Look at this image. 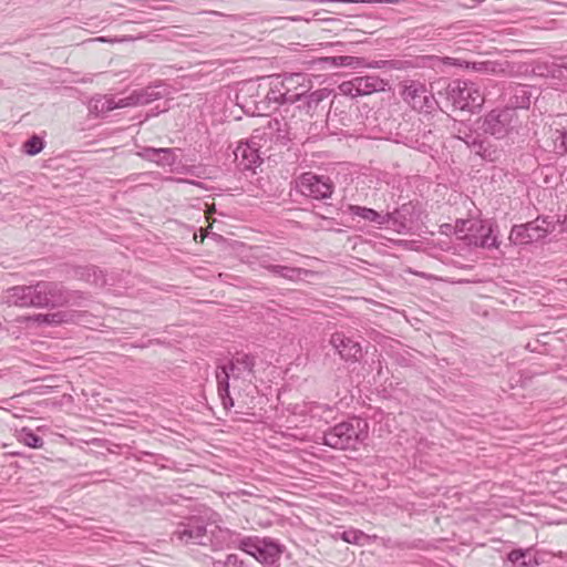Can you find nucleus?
<instances>
[{
    "label": "nucleus",
    "instance_id": "1",
    "mask_svg": "<svg viewBox=\"0 0 567 567\" xmlns=\"http://www.w3.org/2000/svg\"><path fill=\"white\" fill-rule=\"evenodd\" d=\"M255 367L256 357L245 352H237L227 363L217 365V390L225 409L234 406V400L229 391L230 379L234 382L248 381L250 383L255 378Z\"/></svg>",
    "mask_w": 567,
    "mask_h": 567
},
{
    "label": "nucleus",
    "instance_id": "2",
    "mask_svg": "<svg viewBox=\"0 0 567 567\" xmlns=\"http://www.w3.org/2000/svg\"><path fill=\"white\" fill-rule=\"evenodd\" d=\"M368 436V423L361 419L343 421L323 433L324 445L336 450H357Z\"/></svg>",
    "mask_w": 567,
    "mask_h": 567
},
{
    "label": "nucleus",
    "instance_id": "3",
    "mask_svg": "<svg viewBox=\"0 0 567 567\" xmlns=\"http://www.w3.org/2000/svg\"><path fill=\"white\" fill-rule=\"evenodd\" d=\"M444 99V106L453 111L474 112L484 103L480 87L472 81L454 80L439 93Z\"/></svg>",
    "mask_w": 567,
    "mask_h": 567
},
{
    "label": "nucleus",
    "instance_id": "4",
    "mask_svg": "<svg viewBox=\"0 0 567 567\" xmlns=\"http://www.w3.org/2000/svg\"><path fill=\"white\" fill-rule=\"evenodd\" d=\"M480 128L484 134L496 140H504L517 135L522 127L518 113L513 107H495L482 118Z\"/></svg>",
    "mask_w": 567,
    "mask_h": 567
},
{
    "label": "nucleus",
    "instance_id": "5",
    "mask_svg": "<svg viewBox=\"0 0 567 567\" xmlns=\"http://www.w3.org/2000/svg\"><path fill=\"white\" fill-rule=\"evenodd\" d=\"M237 547L259 563L274 566L281 557L284 546L271 538L246 536L238 539Z\"/></svg>",
    "mask_w": 567,
    "mask_h": 567
},
{
    "label": "nucleus",
    "instance_id": "6",
    "mask_svg": "<svg viewBox=\"0 0 567 567\" xmlns=\"http://www.w3.org/2000/svg\"><path fill=\"white\" fill-rule=\"evenodd\" d=\"M556 220L548 216H538L532 221L520 225H514L509 234V240L514 245H528L547 237L550 233L556 230Z\"/></svg>",
    "mask_w": 567,
    "mask_h": 567
},
{
    "label": "nucleus",
    "instance_id": "7",
    "mask_svg": "<svg viewBox=\"0 0 567 567\" xmlns=\"http://www.w3.org/2000/svg\"><path fill=\"white\" fill-rule=\"evenodd\" d=\"M296 190L311 199L323 200L332 196L334 184L329 176L306 172L296 179Z\"/></svg>",
    "mask_w": 567,
    "mask_h": 567
},
{
    "label": "nucleus",
    "instance_id": "8",
    "mask_svg": "<svg viewBox=\"0 0 567 567\" xmlns=\"http://www.w3.org/2000/svg\"><path fill=\"white\" fill-rule=\"evenodd\" d=\"M37 308H56L71 301V292L56 281H39L34 285Z\"/></svg>",
    "mask_w": 567,
    "mask_h": 567
},
{
    "label": "nucleus",
    "instance_id": "9",
    "mask_svg": "<svg viewBox=\"0 0 567 567\" xmlns=\"http://www.w3.org/2000/svg\"><path fill=\"white\" fill-rule=\"evenodd\" d=\"M388 81L378 75L355 76L342 82L338 89L342 95L358 97L385 91Z\"/></svg>",
    "mask_w": 567,
    "mask_h": 567
},
{
    "label": "nucleus",
    "instance_id": "10",
    "mask_svg": "<svg viewBox=\"0 0 567 567\" xmlns=\"http://www.w3.org/2000/svg\"><path fill=\"white\" fill-rule=\"evenodd\" d=\"M207 540L206 525L198 518L179 523L172 534V542L179 545H206Z\"/></svg>",
    "mask_w": 567,
    "mask_h": 567
},
{
    "label": "nucleus",
    "instance_id": "11",
    "mask_svg": "<svg viewBox=\"0 0 567 567\" xmlns=\"http://www.w3.org/2000/svg\"><path fill=\"white\" fill-rule=\"evenodd\" d=\"M402 97L413 110L423 113H431L439 104L423 84L414 81L404 86Z\"/></svg>",
    "mask_w": 567,
    "mask_h": 567
},
{
    "label": "nucleus",
    "instance_id": "12",
    "mask_svg": "<svg viewBox=\"0 0 567 567\" xmlns=\"http://www.w3.org/2000/svg\"><path fill=\"white\" fill-rule=\"evenodd\" d=\"M167 94L166 85L162 81H156L145 87L134 90L130 95L123 97L122 105L126 107L146 105Z\"/></svg>",
    "mask_w": 567,
    "mask_h": 567
},
{
    "label": "nucleus",
    "instance_id": "13",
    "mask_svg": "<svg viewBox=\"0 0 567 567\" xmlns=\"http://www.w3.org/2000/svg\"><path fill=\"white\" fill-rule=\"evenodd\" d=\"M470 223V234L464 237L468 245L488 249L498 247L499 244L497 237L493 235L494 230L492 224L483 221Z\"/></svg>",
    "mask_w": 567,
    "mask_h": 567
},
{
    "label": "nucleus",
    "instance_id": "14",
    "mask_svg": "<svg viewBox=\"0 0 567 567\" xmlns=\"http://www.w3.org/2000/svg\"><path fill=\"white\" fill-rule=\"evenodd\" d=\"M280 78L289 104L297 103L300 96L308 93L311 87V81L306 73H286Z\"/></svg>",
    "mask_w": 567,
    "mask_h": 567
},
{
    "label": "nucleus",
    "instance_id": "15",
    "mask_svg": "<svg viewBox=\"0 0 567 567\" xmlns=\"http://www.w3.org/2000/svg\"><path fill=\"white\" fill-rule=\"evenodd\" d=\"M330 344L339 353L340 358L347 362H358L362 358L361 344L343 332H334L330 337Z\"/></svg>",
    "mask_w": 567,
    "mask_h": 567
},
{
    "label": "nucleus",
    "instance_id": "16",
    "mask_svg": "<svg viewBox=\"0 0 567 567\" xmlns=\"http://www.w3.org/2000/svg\"><path fill=\"white\" fill-rule=\"evenodd\" d=\"M255 138L239 143L234 152L238 165L245 171L254 169L262 163L259 144Z\"/></svg>",
    "mask_w": 567,
    "mask_h": 567
},
{
    "label": "nucleus",
    "instance_id": "17",
    "mask_svg": "<svg viewBox=\"0 0 567 567\" xmlns=\"http://www.w3.org/2000/svg\"><path fill=\"white\" fill-rule=\"evenodd\" d=\"M35 292L34 285L31 286H14L9 288L6 292V302L9 306H16L21 308H28L35 306Z\"/></svg>",
    "mask_w": 567,
    "mask_h": 567
},
{
    "label": "nucleus",
    "instance_id": "18",
    "mask_svg": "<svg viewBox=\"0 0 567 567\" xmlns=\"http://www.w3.org/2000/svg\"><path fill=\"white\" fill-rule=\"evenodd\" d=\"M331 93L332 91L328 87L318 89L309 94L303 93L297 101V109L312 117Z\"/></svg>",
    "mask_w": 567,
    "mask_h": 567
},
{
    "label": "nucleus",
    "instance_id": "19",
    "mask_svg": "<svg viewBox=\"0 0 567 567\" xmlns=\"http://www.w3.org/2000/svg\"><path fill=\"white\" fill-rule=\"evenodd\" d=\"M123 97L118 101H115L111 95H96L93 96L87 105L90 114L95 117L104 116L111 111L115 109H124L125 105H122Z\"/></svg>",
    "mask_w": 567,
    "mask_h": 567
},
{
    "label": "nucleus",
    "instance_id": "20",
    "mask_svg": "<svg viewBox=\"0 0 567 567\" xmlns=\"http://www.w3.org/2000/svg\"><path fill=\"white\" fill-rule=\"evenodd\" d=\"M269 79V90L265 95L267 107L277 109L279 105L289 104L280 75H272Z\"/></svg>",
    "mask_w": 567,
    "mask_h": 567
},
{
    "label": "nucleus",
    "instance_id": "21",
    "mask_svg": "<svg viewBox=\"0 0 567 567\" xmlns=\"http://www.w3.org/2000/svg\"><path fill=\"white\" fill-rule=\"evenodd\" d=\"M530 97L532 93L528 85L516 84L509 87L507 105L505 107H513L516 112L518 109H528Z\"/></svg>",
    "mask_w": 567,
    "mask_h": 567
},
{
    "label": "nucleus",
    "instance_id": "22",
    "mask_svg": "<svg viewBox=\"0 0 567 567\" xmlns=\"http://www.w3.org/2000/svg\"><path fill=\"white\" fill-rule=\"evenodd\" d=\"M472 153L489 163H496L503 156V150L498 147V145L482 136L478 142L474 144Z\"/></svg>",
    "mask_w": 567,
    "mask_h": 567
},
{
    "label": "nucleus",
    "instance_id": "23",
    "mask_svg": "<svg viewBox=\"0 0 567 567\" xmlns=\"http://www.w3.org/2000/svg\"><path fill=\"white\" fill-rule=\"evenodd\" d=\"M138 155L146 161L161 166H172L175 163V155L172 148L144 147Z\"/></svg>",
    "mask_w": 567,
    "mask_h": 567
},
{
    "label": "nucleus",
    "instance_id": "24",
    "mask_svg": "<svg viewBox=\"0 0 567 567\" xmlns=\"http://www.w3.org/2000/svg\"><path fill=\"white\" fill-rule=\"evenodd\" d=\"M348 210L351 215L360 217L364 220L371 221L375 225L382 226L389 223L392 214L381 215L377 210L359 205H349Z\"/></svg>",
    "mask_w": 567,
    "mask_h": 567
},
{
    "label": "nucleus",
    "instance_id": "25",
    "mask_svg": "<svg viewBox=\"0 0 567 567\" xmlns=\"http://www.w3.org/2000/svg\"><path fill=\"white\" fill-rule=\"evenodd\" d=\"M453 137L462 141L472 151L481 137V134L473 131L466 123H453L451 126Z\"/></svg>",
    "mask_w": 567,
    "mask_h": 567
},
{
    "label": "nucleus",
    "instance_id": "26",
    "mask_svg": "<svg viewBox=\"0 0 567 567\" xmlns=\"http://www.w3.org/2000/svg\"><path fill=\"white\" fill-rule=\"evenodd\" d=\"M318 63L326 68H358L363 64V59L350 55L324 56L320 58Z\"/></svg>",
    "mask_w": 567,
    "mask_h": 567
},
{
    "label": "nucleus",
    "instance_id": "27",
    "mask_svg": "<svg viewBox=\"0 0 567 567\" xmlns=\"http://www.w3.org/2000/svg\"><path fill=\"white\" fill-rule=\"evenodd\" d=\"M265 268L274 276L281 277L290 281H297L301 279L302 275L308 274V270L303 268L289 267L282 265H268Z\"/></svg>",
    "mask_w": 567,
    "mask_h": 567
},
{
    "label": "nucleus",
    "instance_id": "28",
    "mask_svg": "<svg viewBox=\"0 0 567 567\" xmlns=\"http://www.w3.org/2000/svg\"><path fill=\"white\" fill-rule=\"evenodd\" d=\"M19 442L32 449H41L44 444L43 439L32 430L23 427L18 434Z\"/></svg>",
    "mask_w": 567,
    "mask_h": 567
},
{
    "label": "nucleus",
    "instance_id": "29",
    "mask_svg": "<svg viewBox=\"0 0 567 567\" xmlns=\"http://www.w3.org/2000/svg\"><path fill=\"white\" fill-rule=\"evenodd\" d=\"M554 148L559 155L567 154V125L561 128H557L554 137Z\"/></svg>",
    "mask_w": 567,
    "mask_h": 567
},
{
    "label": "nucleus",
    "instance_id": "30",
    "mask_svg": "<svg viewBox=\"0 0 567 567\" xmlns=\"http://www.w3.org/2000/svg\"><path fill=\"white\" fill-rule=\"evenodd\" d=\"M527 556H529V549H514L508 554L507 559L517 567H528L532 560H526Z\"/></svg>",
    "mask_w": 567,
    "mask_h": 567
},
{
    "label": "nucleus",
    "instance_id": "31",
    "mask_svg": "<svg viewBox=\"0 0 567 567\" xmlns=\"http://www.w3.org/2000/svg\"><path fill=\"white\" fill-rule=\"evenodd\" d=\"M43 147H44V142L38 135L31 136L23 144L24 153L30 156H34V155L39 154L43 150Z\"/></svg>",
    "mask_w": 567,
    "mask_h": 567
},
{
    "label": "nucleus",
    "instance_id": "32",
    "mask_svg": "<svg viewBox=\"0 0 567 567\" xmlns=\"http://www.w3.org/2000/svg\"><path fill=\"white\" fill-rule=\"evenodd\" d=\"M339 537L348 543L354 545H362L363 540L368 538V536L358 529H348L339 534Z\"/></svg>",
    "mask_w": 567,
    "mask_h": 567
},
{
    "label": "nucleus",
    "instance_id": "33",
    "mask_svg": "<svg viewBox=\"0 0 567 567\" xmlns=\"http://www.w3.org/2000/svg\"><path fill=\"white\" fill-rule=\"evenodd\" d=\"M287 121L285 118H271L268 121L266 130L268 132H265V134H269L274 137L276 134V131L279 130L281 126H287Z\"/></svg>",
    "mask_w": 567,
    "mask_h": 567
},
{
    "label": "nucleus",
    "instance_id": "34",
    "mask_svg": "<svg viewBox=\"0 0 567 567\" xmlns=\"http://www.w3.org/2000/svg\"><path fill=\"white\" fill-rule=\"evenodd\" d=\"M307 408L312 416H321V412L331 411V409L328 405H322L317 402L309 403Z\"/></svg>",
    "mask_w": 567,
    "mask_h": 567
},
{
    "label": "nucleus",
    "instance_id": "35",
    "mask_svg": "<svg viewBox=\"0 0 567 567\" xmlns=\"http://www.w3.org/2000/svg\"><path fill=\"white\" fill-rule=\"evenodd\" d=\"M473 69L477 71H484L487 73H493L496 70V64L494 62H474Z\"/></svg>",
    "mask_w": 567,
    "mask_h": 567
},
{
    "label": "nucleus",
    "instance_id": "36",
    "mask_svg": "<svg viewBox=\"0 0 567 567\" xmlns=\"http://www.w3.org/2000/svg\"><path fill=\"white\" fill-rule=\"evenodd\" d=\"M274 137L276 138V141L286 144L290 140V137L288 136L287 126L279 127V130L276 131Z\"/></svg>",
    "mask_w": 567,
    "mask_h": 567
},
{
    "label": "nucleus",
    "instance_id": "37",
    "mask_svg": "<svg viewBox=\"0 0 567 567\" xmlns=\"http://www.w3.org/2000/svg\"><path fill=\"white\" fill-rule=\"evenodd\" d=\"M226 564L227 567H243L244 561L239 559V557L236 554H229L226 556Z\"/></svg>",
    "mask_w": 567,
    "mask_h": 567
},
{
    "label": "nucleus",
    "instance_id": "38",
    "mask_svg": "<svg viewBox=\"0 0 567 567\" xmlns=\"http://www.w3.org/2000/svg\"><path fill=\"white\" fill-rule=\"evenodd\" d=\"M340 2L343 3H367V4H374V3H381L383 0H340Z\"/></svg>",
    "mask_w": 567,
    "mask_h": 567
},
{
    "label": "nucleus",
    "instance_id": "39",
    "mask_svg": "<svg viewBox=\"0 0 567 567\" xmlns=\"http://www.w3.org/2000/svg\"><path fill=\"white\" fill-rule=\"evenodd\" d=\"M212 566L213 567H227L226 558L225 559H213Z\"/></svg>",
    "mask_w": 567,
    "mask_h": 567
},
{
    "label": "nucleus",
    "instance_id": "40",
    "mask_svg": "<svg viewBox=\"0 0 567 567\" xmlns=\"http://www.w3.org/2000/svg\"><path fill=\"white\" fill-rule=\"evenodd\" d=\"M92 41H99V42H117V39H107L105 37H99L93 39Z\"/></svg>",
    "mask_w": 567,
    "mask_h": 567
},
{
    "label": "nucleus",
    "instance_id": "41",
    "mask_svg": "<svg viewBox=\"0 0 567 567\" xmlns=\"http://www.w3.org/2000/svg\"><path fill=\"white\" fill-rule=\"evenodd\" d=\"M91 271L95 272V269L90 267L82 268L81 276H84L85 274L90 275Z\"/></svg>",
    "mask_w": 567,
    "mask_h": 567
},
{
    "label": "nucleus",
    "instance_id": "42",
    "mask_svg": "<svg viewBox=\"0 0 567 567\" xmlns=\"http://www.w3.org/2000/svg\"><path fill=\"white\" fill-rule=\"evenodd\" d=\"M558 224H561V225H567V215L564 217V220H559Z\"/></svg>",
    "mask_w": 567,
    "mask_h": 567
}]
</instances>
